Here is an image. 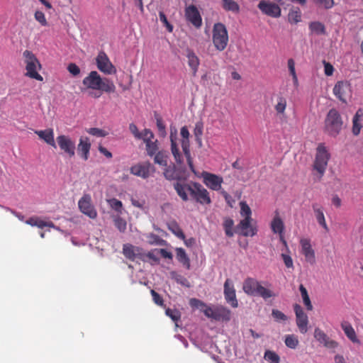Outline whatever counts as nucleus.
Instances as JSON below:
<instances>
[{
	"mask_svg": "<svg viewBox=\"0 0 363 363\" xmlns=\"http://www.w3.org/2000/svg\"><path fill=\"white\" fill-rule=\"evenodd\" d=\"M173 186L178 196L184 201L189 200L187 194L189 192L190 196L201 204H210L211 203L208 191L198 182H191L189 184L175 182Z\"/></svg>",
	"mask_w": 363,
	"mask_h": 363,
	"instance_id": "f257e3e1",
	"label": "nucleus"
},
{
	"mask_svg": "<svg viewBox=\"0 0 363 363\" xmlns=\"http://www.w3.org/2000/svg\"><path fill=\"white\" fill-rule=\"evenodd\" d=\"M83 84L87 89H100L107 93H113L116 86L108 78H101L96 71H91L83 79Z\"/></svg>",
	"mask_w": 363,
	"mask_h": 363,
	"instance_id": "f03ea898",
	"label": "nucleus"
},
{
	"mask_svg": "<svg viewBox=\"0 0 363 363\" xmlns=\"http://www.w3.org/2000/svg\"><path fill=\"white\" fill-rule=\"evenodd\" d=\"M242 289L247 295L259 296L264 300L276 296L273 291L264 287L261 282L252 277H247L244 280Z\"/></svg>",
	"mask_w": 363,
	"mask_h": 363,
	"instance_id": "7ed1b4c3",
	"label": "nucleus"
},
{
	"mask_svg": "<svg viewBox=\"0 0 363 363\" xmlns=\"http://www.w3.org/2000/svg\"><path fill=\"white\" fill-rule=\"evenodd\" d=\"M330 159V153L324 143L318 144L316 147V152L313 164V169L318 174V178L320 179L327 169L328 162Z\"/></svg>",
	"mask_w": 363,
	"mask_h": 363,
	"instance_id": "20e7f679",
	"label": "nucleus"
},
{
	"mask_svg": "<svg viewBox=\"0 0 363 363\" xmlns=\"http://www.w3.org/2000/svg\"><path fill=\"white\" fill-rule=\"evenodd\" d=\"M23 58L26 70L25 76L38 81H43V77L38 73L41 69V65L35 55L31 51L26 50L23 52Z\"/></svg>",
	"mask_w": 363,
	"mask_h": 363,
	"instance_id": "39448f33",
	"label": "nucleus"
},
{
	"mask_svg": "<svg viewBox=\"0 0 363 363\" xmlns=\"http://www.w3.org/2000/svg\"><path fill=\"white\" fill-rule=\"evenodd\" d=\"M228 33L225 26L221 23L213 25L212 30V41L216 49L223 51L228 44Z\"/></svg>",
	"mask_w": 363,
	"mask_h": 363,
	"instance_id": "423d86ee",
	"label": "nucleus"
},
{
	"mask_svg": "<svg viewBox=\"0 0 363 363\" xmlns=\"http://www.w3.org/2000/svg\"><path fill=\"white\" fill-rule=\"evenodd\" d=\"M204 315L212 320L221 322H228L231 318V311L221 305L213 307L210 306L206 309H203Z\"/></svg>",
	"mask_w": 363,
	"mask_h": 363,
	"instance_id": "0eeeda50",
	"label": "nucleus"
},
{
	"mask_svg": "<svg viewBox=\"0 0 363 363\" xmlns=\"http://www.w3.org/2000/svg\"><path fill=\"white\" fill-rule=\"evenodd\" d=\"M334 95L342 102L347 103L352 96L351 84L347 81H338L333 88Z\"/></svg>",
	"mask_w": 363,
	"mask_h": 363,
	"instance_id": "6e6552de",
	"label": "nucleus"
},
{
	"mask_svg": "<svg viewBox=\"0 0 363 363\" xmlns=\"http://www.w3.org/2000/svg\"><path fill=\"white\" fill-rule=\"evenodd\" d=\"M180 134H181V136L182 137V147L184 156L186 159L187 164H188L191 171L196 174V172L194 164H193V160L191 158L190 149H189V147H190L189 140V132L188 128L186 126L182 127L181 128Z\"/></svg>",
	"mask_w": 363,
	"mask_h": 363,
	"instance_id": "1a4fd4ad",
	"label": "nucleus"
},
{
	"mask_svg": "<svg viewBox=\"0 0 363 363\" xmlns=\"http://www.w3.org/2000/svg\"><path fill=\"white\" fill-rule=\"evenodd\" d=\"M78 206L80 211L91 219L97 217V211L91 202V197L89 194H84L78 201Z\"/></svg>",
	"mask_w": 363,
	"mask_h": 363,
	"instance_id": "9d476101",
	"label": "nucleus"
},
{
	"mask_svg": "<svg viewBox=\"0 0 363 363\" xmlns=\"http://www.w3.org/2000/svg\"><path fill=\"white\" fill-rule=\"evenodd\" d=\"M325 123V131L333 136H336L342 126L340 115H327Z\"/></svg>",
	"mask_w": 363,
	"mask_h": 363,
	"instance_id": "9b49d317",
	"label": "nucleus"
},
{
	"mask_svg": "<svg viewBox=\"0 0 363 363\" xmlns=\"http://www.w3.org/2000/svg\"><path fill=\"white\" fill-rule=\"evenodd\" d=\"M294 310L296 314V325L301 334H306L308 330V317L301 306L297 303L294 304Z\"/></svg>",
	"mask_w": 363,
	"mask_h": 363,
	"instance_id": "f8f14e48",
	"label": "nucleus"
},
{
	"mask_svg": "<svg viewBox=\"0 0 363 363\" xmlns=\"http://www.w3.org/2000/svg\"><path fill=\"white\" fill-rule=\"evenodd\" d=\"M201 177L203 183L211 190L218 191L221 189V184L223 182V177L208 172H203Z\"/></svg>",
	"mask_w": 363,
	"mask_h": 363,
	"instance_id": "ddd939ff",
	"label": "nucleus"
},
{
	"mask_svg": "<svg viewBox=\"0 0 363 363\" xmlns=\"http://www.w3.org/2000/svg\"><path fill=\"white\" fill-rule=\"evenodd\" d=\"M223 294L228 303L233 308H237L238 306L234 284L233 281L230 279H227L224 283Z\"/></svg>",
	"mask_w": 363,
	"mask_h": 363,
	"instance_id": "4468645a",
	"label": "nucleus"
},
{
	"mask_svg": "<svg viewBox=\"0 0 363 363\" xmlns=\"http://www.w3.org/2000/svg\"><path fill=\"white\" fill-rule=\"evenodd\" d=\"M96 60L97 67L101 72L107 74H111L116 72L115 67L104 52H99Z\"/></svg>",
	"mask_w": 363,
	"mask_h": 363,
	"instance_id": "2eb2a0df",
	"label": "nucleus"
},
{
	"mask_svg": "<svg viewBox=\"0 0 363 363\" xmlns=\"http://www.w3.org/2000/svg\"><path fill=\"white\" fill-rule=\"evenodd\" d=\"M130 173L143 179H147L153 171V167L149 162L138 163L130 167Z\"/></svg>",
	"mask_w": 363,
	"mask_h": 363,
	"instance_id": "dca6fc26",
	"label": "nucleus"
},
{
	"mask_svg": "<svg viewBox=\"0 0 363 363\" xmlns=\"http://www.w3.org/2000/svg\"><path fill=\"white\" fill-rule=\"evenodd\" d=\"M57 144L65 154L72 157L75 154V143L69 137L62 135L57 138Z\"/></svg>",
	"mask_w": 363,
	"mask_h": 363,
	"instance_id": "f3484780",
	"label": "nucleus"
},
{
	"mask_svg": "<svg viewBox=\"0 0 363 363\" xmlns=\"http://www.w3.org/2000/svg\"><path fill=\"white\" fill-rule=\"evenodd\" d=\"M258 8L263 13L273 18H277L281 16V9L274 3L268 1H261L258 4Z\"/></svg>",
	"mask_w": 363,
	"mask_h": 363,
	"instance_id": "a211bd4d",
	"label": "nucleus"
},
{
	"mask_svg": "<svg viewBox=\"0 0 363 363\" xmlns=\"http://www.w3.org/2000/svg\"><path fill=\"white\" fill-rule=\"evenodd\" d=\"M300 245L301 253L304 255L306 261L311 264H315V255L314 250L312 248L310 239L301 238L300 240Z\"/></svg>",
	"mask_w": 363,
	"mask_h": 363,
	"instance_id": "6ab92c4d",
	"label": "nucleus"
},
{
	"mask_svg": "<svg viewBox=\"0 0 363 363\" xmlns=\"http://www.w3.org/2000/svg\"><path fill=\"white\" fill-rule=\"evenodd\" d=\"M314 337L325 347L330 349L336 348L338 343L329 338V337L319 328H316L314 331Z\"/></svg>",
	"mask_w": 363,
	"mask_h": 363,
	"instance_id": "aec40b11",
	"label": "nucleus"
},
{
	"mask_svg": "<svg viewBox=\"0 0 363 363\" xmlns=\"http://www.w3.org/2000/svg\"><path fill=\"white\" fill-rule=\"evenodd\" d=\"M252 218H244L238 225L240 234L245 237H252L257 234V228L251 225Z\"/></svg>",
	"mask_w": 363,
	"mask_h": 363,
	"instance_id": "412c9836",
	"label": "nucleus"
},
{
	"mask_svg": "<svg viewBox=\"0 0 363 363\" xmlns=\"http://www.w3.org/2000/svg\"><path fill=\"white\" fill-rule=\"evenodd\" d=\"M141 249L130 244H125L123 246V253L129 260L134 261L136 258L143 259Z\"/></svg>",
	"mask_w": 363,
	"mask_h": 363,
	"instance_id": "4be33fe9",
	"label": "nucleus"
},
{
	"mask_svg": "<svg viewBox=\"0 0 363 363\" xmlns=\"http://www.w3.org/2000/svg\"><path fill=\"white\" fill-rule=\"evenodd\" d=\"M185 16L187 21L191 22L195 27L199 28L201 26V17L194 6H190L186 9Z\"/></svg>",
	"mask_w": 363,
	"mask_h": 363,
	"instance_id": "5701e85b",
	"label": "nucleus"
},
{
	"mask_svg": "<svg viewBox=\"0 0 363 363\" xmlns=\"http://www.w3.org/2000/svg\"><path fill=\"white\" fill-rule=\"evenodd\" d=\"M91 143L87 137H81L78 144L77 151L79 155L84 160H87L89 155Z\"/></svg>",
	"mask_w": 363,
	"mask_h": 363,
	"instance_id": "b1692460",
	"label": "nucleus"
},
{
	"mask_svg": "<svg viewBox=\"0 0 363 363\" xmlns=\"http://www.w3.org/2000/svg\"><path fill=\"white\" fill-rule=\"evenodd\" d=\"M187 57V63L189 67L191 69L192 74L194 76L196 75V73L198 72L199 66L200 64V60L197 55L195 54V52L193 50H186V55Z\"/></svg>",
	"mask_w": 363,
	"mask_h": 363,
	"instance_id": "393cba45",
	"label": "nucleus"
},
{
	"mask_svg": "<svg viewBox=\"0 0 363 363\" xmlns=\"http://www.w3.org/2000/svg\"><path fill=\"white\" fill-rule=\"evenodd\" d=\"M341 328L344 331L347 338L354 343H359V340L357 338L356 332L352 325L348 321H342L341 323Z\"/></svg>",
	"mask_w": 363,
	"mask_h": 363,
	"instance_id": "a878e982",
	"label": "nucleus"
},
{
	"mask_svg": "<svg viewBox=\"0 0 363 363\" xmlns=\"http://www.w3.org/2000/svg\"><path fill=\"white\" fill-rule=\"evenodd\" d=\"M26 223L43 229L45 227L55 228V225L52 221H45L37 216L30 217L26 220Z\"/></svg>",
	"mask_w": 363,
	"mask_h": 363,
	"instance_id": "bb28decb",
	"label": "nucleus"
},
{
	"mask_svg": "<svg viewBox=\"0 0 363 363\" xmlns=\"http://www.w3.org/2000/svg\"><path fill=\"white\" fill-rule=\"evenodd\" d=\"M35 133L38 135V137L40 139L43 140L47 144L56 148V144L54 140V133L52 129L49 128L44 130H36Z\"/></svg>",
	"mask_w": 363,
	"mask_h": 363,
	"instance_id": "cd10ccee",
	"label": "nucleus"
},
{
	"mask_svg": "<svg viewBox=\"0 0 363 363\" xmlns=\"http://www.w3.org/2000/svg\"><path fill=\"white\" fill-rule=\"evenodd\" d=\"M270 227L274 233H284V224L277 211H275Z\"/></svg>",
	"mask_w": 363,
	"mask_h": 363,
	"instance_id": "c85d7f7f",
	"label": "nucleus"
},
{
	"mask_svg": "<svg viewBox=\"0 0 363 363\" xmlns=\"http://www.w3.org/2000/svg\"><path fill=\"white\" fill-rule=\"evenodd\" d=\"M316 220L320 225H321L326 231H328V227L325 221L323 210L318 203H315L312 205Z\"/></svg>",
	"mask_w": 363,
	"mask_h": 363,
	"instance_id": "c756f323",
	"label": "nucleus"
},
{
	"mask_svg": "<svg viewBox=\"0 0 363 363\" xmlns=\"http://www.w3.org/2000/svg\"><path fill=\"white\" fill-rule=\"evenodd\" d=\"M164 176L167 179L170 181L177 180V182H180L179 181L182 179H186V178L182 177L174 165L167 167L164 171Z\"/></svg>",
	"mask_w": 363,
	"mask_h": 363,
	"instance_id": "7c9ffc66",
	"label": "nucleus"
},
{
	"mask_svg": "<svg viewBox=\"0 0 363 363\" xmlns=\"http://www.w3.org/2000/svg\"><path fill=\"white\" fill-rule=\"evenodd\" d=\"M176 257L179 262H180L186 269H189L191 267L190 259L186 255L185 250L182 247H177Z\"/></svg>",
	"mask_w": 363,
	"mask_h": 363,
	"instance_id": "2f4dec72",
	"label": "nucleus"
},
{
	"mask_svg": "<svg viewBox=\"0 0 363 363\" xmlns=\"http://www.w3.org/2000/svg\"><path fill=\"white\" fill-rule=\"evenodd\" d=\"M167 228L169 230H170L174 235L179 238L181 240H184L185 235L183 233L182 228L179 225L175 220L169 221L167 223Z\"/></svg>",
	"mask_w": 363,
	"mask_h": 363,
	"instance_id": "473e14b6",
	"label": "nucleus"
},
{
	"mask_svg": "<svg viewBox=\"0 0 363 363\" xmlns=\"http://www.w3.org/2000/svg\"><path fill=\"white\" fill-rule=\"evenodd\" d=\"M284 343L287 347L295 350L299 345L298 337L294 334L286 335L284 337Z\"/></svg>",
	"mask_w": 363,
	"mask_h": 363,
	"instance_id": "72a5a7b5",
	"label": "nucleus"
},
{
	"mask_svg": "<svg viewBox=\"0 0 363 363\" xmlns=\"http://www.w3.org/2000/svg\"><path fill=\"white\" fill-rule=\"evenodd\" d=\"M363 115H354L352 119V133L358 135L362 127Z\"/></svg>",
	"mask_w": 363,
	"mask_h": 363,
	"instance_id": "f704fd0d",
	"label": "nucleus"
},
{
	"mask_svg": "<svg viewBox=\"0 0 363 363\" xmlns=\"http://www.w3.org/2000/svg\"><path fill=\"white\" fill-rule=\"evenodd\" d=\"M299 291L301 292V295L303 298V304L305 305L306 309L308 311H312L313 305L311 302L307 289L305 288V286L303 284H301L299 286Z\"/></svg>",
	"mask_w": 363,
	"mask_h": 363,
	"instance_id": "c9c22d12",
	"label": "nucleus"
},
{
	"mask_svg": "<svg viewBox=\"0 0 363 363\" xmlns=\"http://www.w3.org/2000/svg\"><path fill=\"white\" fill-rule=\"evenodd\" d=\"M203 124L202 122H197L195 125V128L194 130V134L195 136V140L196 143H198L199 147L202 146V140L201 136L203 135Z\"/></svg>",
	"mask_w": 363,
	"mask_h": 363,
	"instance_id": "e433bc0d",
	"label": "nucleus"
},
{
	"mask_svg": "<svg viewBox=\"0 0 363 363\" xmlns=\"http://www.w3.org/2000/svg\"><path fill=\"white\" fill-rule=\"evenodd\" d=\"M309 28L312 32L315 33L317 35H324L325 34V26L318 21H314L310 23Z\"/></svg>",
	"mask_w": 363,
	"mask_h": 363,
	"instance_id": "4c0bfd02",
	"label": "nucleus"
},
{
	"mask_svg": "<svg viewBox=\"0 0 363 363\" xmlns=\"http://www.w3.org/2000/svg\"><path fill=\"white\" fill-rule=\"evenodd\" d=\"M171 150L172 153L178 164L182 163V155L180 153L176 141L171 137Z\"/></svg>",
	"mask_w": 363,
	"mask_h": 363,
	"instance_id": "58836bf2",
	"label": "nucleus"
},
{
	"mask_svg": "<svg viewBox=\"0 0 363 363\" xmlns=\"http://www.w3.org/2000/svg\"><path fill=\"white\" fill-rule=\"evenodd\" d=\"M233 225H234V221L233 219H231L230 218H225L224 222H223V228L225 230V235L228 237L230 238V237L233 236V235H234V233L233 231Z\"/></svg>",
	"mask_w": 363,
	"mask_h": 363,
	"instance_id": "ea45409f",
	"label": "nucleus"
},
{
	"mask_svg": "<svg viewBox=\"0 0 363 363\" xmlns=\"http://www.w3.org/2000/svg\"><path fill=\"white\" fill-rule=\"evenodd\" d=\"M107 203L109 205V206L116 211L118 213H122L123 210V203L121 201L116 199H107Z\"/></svg>",
	"mask_w": 363,
	"mask_h": 363,
	"instance_id": "a19ab883",
	"label": "nucleus"
},
{
	"mask_svg": "<svg viewBox=\"0 0 363 363\" xmlns=\"http://www.w3.org/2000/svg\"><path fill=\"white\" fill-rule=\"evenodd\" d=\"M154 161L155 163L162 165L167 166V155L165 152L162 151H160L155 154Z\"/></svg>",
	"mask_w": 363,
	"mask_h": 363,
	"instance_id": "79ce46f5",
	"label": "nucleus"
},
{
	"mask_svg": "<svg viewBox=\"0 0 363 363\" xmlns=\"http://www.w3.org/2000/svg\"><path fill=\"white\" fill-rule=\"evenodd\" d=\"M145 145H146V150H147L148 155L152 157L155 154L157 153V151L158 150L157 140L155 141H152V140L148 141V142L145 143Z\"/></svg>",
	"mask_w": 363,
	"mask_h": 363,
	"instance_id": "37998d69",
	"label": "nucleus"
},
{
	"mask_svg": "<svg viewBox=\"0 0 363 363\" xmlns=\"http://www.w3.org/2000/svg\"><path fill=\"white\" fill-rule=\"evenodd\" d=\"M264 359L271 363H279L280 357L274 351L267 350L264 352Z\"/></svg>",
	"mask_w": 363,
	"mask_h": 363,
	"instance_id": "c03bdc74",
	"label": "nucleus"
},
{
	"mask_svg": "<svg viewBox=\"0 0 363 363\" xmlns=\"http://www.w3.org/2000/svg\"><path fill=\"white\" fill-rule=\"evenodd\" d=\"M240 206V215L244 218H252V211L250 206L245 201H241Z\"/></svg>",
	"mask_w": 363,
	"mask_h": 363,
	"instance_id": "a18cd8bd",
	"label": "nucleus"
},
{
	"mask_svg": "<svg viewBox=\"0 0 363 363\" xmlns=\"http://www.w3.org/2000/svg\"><path fill=\"white\" fill-rule=\"evenodd\" d=\"M301 11L298 9L290 11L289 13V21L292 23H297L301 21Z\"/></svg>",
	"mask_w": 363,
	"mask_h": 363,
	"instance_id": "49530a36",
	"label": "nucleus"
},
{
	"mask_svg": "<svg viewBox=\"0 0 363 363\" xmlns=\"http://www.w3.org/2000/svg\"><path fill=\"white\" fill-rule=\"evenodd\" d=\"M189 304L193 308H200V310L201 311L203 309H206V308L210 307L209 306H208L206 303H205L202 301L195 298L190 299Z\"/></svg>",
	"mask_w": 363,
	"mask_h": 363,
	"instance_id": "de8ad7c7",
	"label": "nucleus"
},
{
	"mask_svg": "<svg viewBox=\"0 0 363 363\" xmlns=\"http://www.w3.org/2000/svg\"><path fill=\"white\" fill-rule=\"evenodd\" d=\"M156 252H159V250L157 249H155L153 250L148 252L146 254L143 253V260H145V257H147L152 261V264H159L160 259L155 254Z\"/></svg>",
	"mask_w": 363,
	"mask_h": 363,
	"instance_id": "09e8293b",
	"label": "nucleus"
},
{
	"mask_svg": "<svg viewBox=\"0 0 363 363\" xmlns=\"http://www.w3.org/2000/svg\"><path fill=\"white\" fill-rule=\"evenodd\" d=\"M114 224L120 232H124L126 230V221L121 217H117L114 219Z\"/></svg>",
	"mask_w": 363,
	"mask_h": 363,
	"instance_id": "8fccbe9b",
	"label": "nucleus"
},
{
	"mask_svg": "<svg viewBox=\"0 0 363 363\" xmlns=\"http://www.w3.org/2000/svg\"><path fill=\"white\" fill-rule=\"evenodd\" d=\"M223 7L232 11H238L239 9L238 5L233 0H223Z\"/></svg>",
	"mask_w": 363,
	"mask_h": 363,
	"instance_id": "3c124183",
	"label": "nucleus"
},
{
	"mask_svg": "<svg viewBox=\"0 0 363 363\" xmlns=\"http://www.w3.org/2000/svg\"><path fill=\"white\" fill-rule=\"evenodd\" d=\"M288 67H289L291 74L293 77V80H294V84L297 85L298 84V79H297V76H296V71H295V62H294V60L289 59L288 60Z\"/></svg>",
	"mask_w": 363,
	"mask_h": 363,
	"instance_id": "603ef678",
	"label": "nucleus"
},
{
	"mask_svg": "<svg viewBox=\"0 0 363 363\" xmlns=\"http://www.w3.org/2000/svg\"><path fill=\"white\" fill-rule=\"evenodd\" d=\"M154 134L149 129H145L143 133H140V137L138 139H143L144 143L152 140Z\"/></svg>",
	"mask_w": 363,
	"mask_h": 363,
	"instance_id": "864d4df0",
	"label": "nucleus"
},
{
	"mask_svg": "<svg viewBox=\"0 0 363 363\" xmlns=\"http://www.w3.org/2000/svg\"><path fill=\"white\" fill-rule=\"evenodd\" d=\"M272 315L277 321H286L288 319L287 316L284 313L277 309H273Z\"/></svg>",
	"mask_w": 363,
	"mask_h": 363,
	"instance_id": "5fc2aeb1",
	"label": "nucleus"
},
{
	"mask_svg": "<svg viewBox=\"0 0 363 363\" xmlns=\"http://www.w3.org/2000/svg\"><path fill=\"white\" fill-rule=\"evenodd\" d=\"M166 315H168L172 320L177 321L180 319L181 315L179 311L167 308L165 311Z\"/></svg>",
	"mask_w": 363,
	"mask_h": 363,
	"instance_id": "6e6d98bb",
	"label": "nucleus"
},
{
	"mask_svg": "<svg viewBox=\"0 0 363 363\" xmlns=\"http://www.w3.org/2000/svg\"><path fill=\"white\" fill-rule=\"evenodd\" d=\"M159 17H160V21L164 23V25L166 26L168 31L172 32L173 26L168 22L167 16L162 11H160L159 13Z\"/></svg>",
	"mask_w": 363,
	"mask_h": 363,
	"instance_id": "4d7b16f0",
	"label": "nucleus"
},
{
	"mask_svg": "<svg viewBox=\"0 0 363 363\" xmlns=\"http://www.w3.org/2000/svg\"><path fill=\"white\" fill-rule=\"evenodd\" d=\"M151 295L152 296V300L158 306H162L164 303V301L161 296L156 292L155 290L152 289L150 291Z\"/></svg>",
	"mask_w": 363,
	"mask_h": 363,
	"instance_id": "13d9d810",
	"label": "nucleus"
},
{
	"mask_svg": "<svg viewBox=\"0 0 363 363\" xmlns=\"http://www.w3.org/2000/svg\"><path fill=\"white\" fill-rule=\"evenodd\" d=\"M67 70L73 76H77L80 73L79 67L74 63H70L67 66Z\"/></svg>",
	"mask_w": 363,
	"mask_h": 363,
	"instance_id": "bf43d9fd",
	"label": "nucleus"
},
{
	"mask_svg": "<svg viewBox=\"0 0 363 363\" xmlns=\"http://www.w3.org/2000/svg\"><path fill=\"white\" fill-rule=\"evenodd\" d=\"M315 3L323 6L325 9H330L334 5V0H313Z\"/></svg>",
	"mask_w": 363,
	"mask_h": 363,
	"instance_id": "052dcab7",
	"label": "nucleus"
},
{
	"mask_svg": "<svg viewBox=\"0 0 363 363\" xmlns=\"http://www.w3.org/2000/svg\"><path fill=\"white\" fill-rule=\"evenodd\" d=\"M35 18L37 21H38L42 26L47 25V21L44 13L41 11H36L35 13Z\"/></svg>",
	"mask_w": 363,
	"mask_h": 363,
	"instance_id": "680f3d73",
	"label": "nucleus"
},
{
	"mask_svg": "<svg viewBox=\"0 0 363 363\" xmlns=\"http://www.w3.org/2000/svg\"><path fill=\"white\" fill-rule=\"evenodd\" d=\"M220 194L224 197V199H225L226 203H228V205L230 207H233V203H235V200L233 199V197L228 193H227L224 190H222L220 191Z\"/></svg>",
	"mask_w": 363,
	"mask_h": 363,
	"instance_id": "e2e57ef3",
	"label": "nucleus"
},
{
	"mask_svg": "<svg viewBox=\"0 0 363 363\" xmlns=\"http://www.w3.org/2000/svg\"><path fill=\"white\" fill-rule=\"evenodd\" d=\"M281 257H282L283 261L287 268H293L294 267L293 260L290 255L283 253V254H281Z\"/></svg>",
	"mask_w": 363,
	"mask_h": 363,
	"instance_id": "0e129e2a",
	"label": "nucleus"
},
{
	"mask_svg": "<svg viewBox=\"0 0 363 363\" xmlns=\"http://www.w3.org/2000/svg\"><path fill=\"white\" fill-rule=\"evenodd\" d=\"M88 133L92 135L98 136V137H104L106 135L105 132L97 128H92L88 130Z\"/></svg>",
	"mask_w": 363,
	"mask_h": 363,
	"instance_id": "69168bd1",
	"label": "nucleus"
},
{
	"mask_svg": "<svg viewBox=\"0 0 363 363\" xmlns=\"http://www.w3.org/2000/svg\"><path fill=\"white\" fill-rule=\"evenodd\" d=\"M286 105V100L282 98H280L277 104L276 105L277 111L280 113H283L285 110Z\"/></svg>",
	"mask_w": 363,
	"mask_h": 363,
	"instance_id": "338daca9",
	"label": "nucleus"
},
{
	"mask_svg": "<svg viewBox=\"0 0 363 363\" xmlns=\"http://www.w3.org/2000/svg\"><path fill=\"white\" fill-rule=\"evenodd\" d=\"M88 95L92 98H99L104 91L100 89H87Z\"/></svg>",
	"mask_w": 363,
	"mask_h": 363,
	"instance_id": "774afa93",
	"label": "nucleus"
}]
</instances>
